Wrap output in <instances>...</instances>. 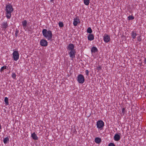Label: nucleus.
<instances>
[{
	"mask_svg": "<svg viewBox=\"0 0 146 146\" xmlns=\"http://www.w3.org/2000/svg\"><path fill=\"white\" fill-rule=\"evenodd\" d=\"M101 69V68L100 66H98L97 67V69L98 70H100Z\"/></svg>",
	"mask_w": 146,
	"mask_h": 146,
	"instance_id": "nucleus-33",
	"label": "nucleus"
},
{
	"mask_svg": "<svg viewBox=\"0 0 146 146\" xmlns=\"http://www.w3.org/2000/svg\"><path fill=\"white\" fill-rule=\"evenodd\" d=\"M141 36L140 35L137 37V40H138L139 41H140L141 40Z\"/></svg>",
	"mask_w": 146,
	"mask_h": 146,
	"instance_id": "nucleus-30",
	"label": "nucleus"
},
{
	"mask_svg": "<svg viewBox=\"0 0 146 146\" xmlns=\"http://www.w3.org/2000/svg\"><path fill=\"white\" fill-rule=\"evenodd\" d=\"M19 32V30L17 29H16V31L15 33V36L16 37L18 36V34Z\"/></svg>",
	"mask_w": 146,
	"mask_h": 146,
	"instance_id": "nucleus-27",
	"label": "nucleus"
},
{
	"mask_svg": "<svg viewBox=\"0 0 146 146\" xmlns=\"http://www.w3.org/2000/svg\"><path fill=\"white\" fill-rule=\"evenodd\" d=\"M95 142L99 144L101 141V139L99 137H96L95 138Z\"/></svg>",
	"mask_w": 146,
	"mask_h": 146,
	"instance_id": "nucleus-16",
	"label": "nucleus"
},
{
	"mask_svg": "<svg viewBox=\"0 0 146 146\" xmlns=\"http://www.w3.org/2000/svg\"><path fill=\"white\" fill-rule=\"evenodd\" d=\"M9 141V139L8 137H6L3 139V142L5 144L7 143V142Z\"/></svg>",
	"mask_w": 146,
	"mask_h": 146,
	"instance_id": "nucleus-19",
	"label": "nucleus"
},
{
	"mask_svg": "<svg viewBox=\"0 0 146 146\" xmlns=\"http://www.w3.org/2000/svg\"><path fill=\"white\" fill-rule=\"evenodd\" d=\"M77 19H74V21L73 23V25L74 26H76L78 23V22L77 21Z\"/></svg>",
	"mask_w": 146,
	"mask_h": 146,
	"instance_id": "nucleus-22",
	"label": "nucleus"
},
{
	"mask_svg": "<svg viewBox=\"0 0 146 146\" xmlns=\"http://www.w3.org/2000/svg\"><path fill=\"white\" fill-rule=\"evenodd\" d=\"M74 46L73 44H70L68 46L67 49L68 50H70V51L72 50H75L74 49Z\"/></svg>",
	"mask_w": 146,
	"mask_h": 146,
	"instance_id": "nucleus-9",
	"label": "nucleus"
},
{
	"mask_svg": "<svg viewBox=\"0 0 146 146\" xmlns=\"http://www.w3.org/2000/svg\"><path fill=\"white\" fill-rule=\"evenodd\" d=\"M76 53V51L75 50H71L69 53L70 57L72 58H75V54Z\"/></svg>",
	"mask_w": 146,
	"mask_h": 146,
	"instance_id": "nucleus-6",
	"label": "nucleus"
},
{
	"mask_svg": "<svg viewBox=\"0 0 146 146\" xmlns=\"http://www.w3.org/2000/svg\"><path fill=\"white\" fill-rule=\"evenodd\" d=\"M12 77L13 78L15 79L16 77V74H15L14 73H12Z\"/></svg>",
	"mask_w": 146,
	"mask_h": 146,
	"instance_id": "nucleus-29",
	"label": "nucleus"
},
{
	"mask_svg": "<svg viewBox=\"0 0 146 146\" xmlns=\"http://www.w3.org/2000/svg\"><path fill=\"white\" fill-rule=\"evenodd\" d=\"M125 110V109L124 108L122 109V110H121V111H122V113H121L122 115H124Z\"/></svg>",
	"mask_w": 146,
	"mask_h": 146,
	"instance_id": "nucleus-28",
	"label": "nucleus"
},
{
	"mask_svg": "<svg viewBox=\"0 0 146 146\" xmlns=\"http://www.w3.org/2000/svg\"><path fill=\"white\" fill-rule=\"evenodd\" d=\"M6 11L7 13H11L13 11V9L12 6L10 4L6 5Z\"/></svg>",
	"mask_w": 146,
	"mask_h": 146,
	"instance_id": "nucleus-4",
	"label": "nucleus"
},
{
	"mask_svg": "<svg viewBox=\"0 0 146 146\" xmlns=\"http://www.w3.org/2000/svg\"><path fill=\"white\" fill-rule=\"evenodd\" d=\"M134 17L133 16L130 15L128 17V20H131L134 19Z\"/></svg>",
	"mask_w": 146,
	"mask_h": 146,
	"instance_id": "nucleus-24",
	"label": "nucleus"
},
{
	"mask_svg": "<svg viewBox=\"0 0 146 146\" xmlns=\"http://www.w3.org/2000/svg\"><path fill=\"white\" fill-rule=\"evenodd\" d=\"M7 66H2L1 69L0 71L1 72H2L4 70V69H7Z\"/></svg>",
	"mask_w": 146,
	"mask_h": 146,
	"instance_id": "nucleus-23",
	"label": "nucleus"
},
{
	"mask_svg": "<svg viewBox=\"0 0 146 146\" xmlns=\"http://www.w3.org/2000/svg\"><path fill=\"white\" fill-rule=\"evenodd\" d=\"M6 14L7 17L9 19H10L11 17V13H7V12H6Z\"/></svg>",
	"mask_w": 146,
	"mask_h": 146,
	"instance_id": "nucleus-25",
	"label": "nucleus"
},
{
	"mask_svg": "<svg viewBox=\"0 0 146 146\" xmlns=\"http://www.w3.org/2000/svg\"><path fill=\"white\" fill-rule=\"evenodd\" d=\"M31 137L32 138L35 140L38 139V137L35 132H34L31 134Z\"/></svg>",
	"mask_w": 146,
	"mask_h": 146,
	"instance_id": "nucleus-14",
	"label": "nucleus"
},
{
	"mask_svg": "<svg viewBox=\"0 0 146 146\" xmlns=\"http://www.w3.org/2000/svg\"><path fill=\"white\" fill-rule=\"evenodd\" d=\"M1 28L4 30H5L8 27V24L7 22H4L2 24Z\"/></svg>",
	"mask_w": 146,
	"mask_h": 146,
	"instance_id": "nucleus-10",
	"label": "nucleus"
},
{
	"mask_svg": "<svg viewBox=\"0 0 146 146\" xmlns=\"http://www.w3.org/2000/svg\"><path fill=\"white\" fill-rule=\"evenodd\" d=\"M144 62L145 64H146V57L145 58Z\"/></svg>",
	"mask_w": 146,
	"mask_h": 146,
	"instance_id": "nucleus-34",
	"label": "nucleus"
},
{
	"mask_svg": "<svg viewBox=\"0 0 146 146\" xmlns=\"http://www.w3.org/2000/svg\"><path fill=\"white\" fill-rule=\"evenodd\" d=\"M86 74L87 76H88L89 75V71L87 70L85 71Z\"/></svg>",
	"mask_w": 146,
	"mask_h": 146,
	"instance_id": "nucleus-32",
	"label": "nucleus"
},
{
	"mask_svg": "<svg viewBox=\"0 0 146 146\" xmlns=\"http://www.w3.org/2000/svg\"><path fill=\"white\" fill-rule=\"evenodd\" d=\"M120 137L119 135L116 134L114 136V139L115 141H118L120 139Z\"/></svg>",
	"mask_w": 146,
	"mask_h": 146,
	"instance_id": "nucleus-11",
	"label": "nucleus"
},
{
	"mask_svg": "<svg viewBox=\"0 0 146 146\" xmlns=\"http://www.w3.org/2000/svg\"><path fill=\"white\" fill-rule=\"evenodd\" d=\"M22 23L24 27H26L27 22L26 20H24L23 21H22Z\"/></svg>",
	"mask_w": 146,
	"mask_h": 146,
	"instance_id": "nucleus-17",
	"label": "nucleus"
},
{
	"mask_svg": "<svg viewBox=\"0 0 146 146\" xmlns=\"http://www.w3.org/2000/svg\"><path fill=\"white\" fill-rule=\"evenodd\" d=\"M84 4L86 5H88L90 3V0H84Z\"/></svg>",
	"mask_w": 146,
	"mask_h": 146,
	"instance_id": "nucleus-21",
	"label": "nucleus"
},
{
	"mask_svg": "<svg viewBox=\"0 0 146 146\" xmlns=\"http://www.w3.org/2000/svg\"><path fill=\"white\" fill-rule=\"evenodd\" d=\"M40 44L42 46H46L48 45V42L46 40L42 39L40 41Z\"/></svg>",
	"mask_w": 146,
	"mask_h": 146,
	"instance_id": "nucleus-7",
	"label": "nucleus"
},
{
	"mask_svg": "<svg viewBox=\"0 0 146 146\" xmlns=\"http://www.w3.org/2000/svg\"><path fill=\"white\" fill-rule=\"evenodd\" d=\"M88 38L89 40H92L94 39V36L93 34H90L88 36Z\"/></svg>",
	"mask_w": 146,
	"mask_h": 146,
	"instance_id": "nucleus-13",
	"label": "nucleus"
},
{
	"mask_svg": "<svg viewBox=\"0 0 146 146\" xmlns=\"http://www.w3.org/2000/svg\"><path fill=\"white\" fill-rule=\"evenodd\" d=\"M42 33L44 36L48 40H50L52 39L53 35L51 31L44 29L42 31Z\"/></svg>",
	"mask_w": 146,
	"mask_h": 146,
	"instance_id": "nucleus-1",
	"label": "nucleus"
},
{
	"mask_svg": "<svg viewBox=\"0 0 146 146\" xmlns=\"http://www.w3.org/2000/svg\"><path fill=\"white\" fill-rule=\"evenodd\" d=\"M104 42L107 43L110 40V36L107 35H105L104 37Z\"/></svg>",
	"mask_w": 146,
	"mask_h": 146,
	"instance_id": "nucleus-8",
	"label": "nucleus"
},
{
	"mask_svg": "<svg viewBox=\"0 0 146 146\" xmlns=\"http://www.w3.org/2000/svg\"><path fill=\"white\" fill-rule=\"evenodd\" d=\"M4 102L6 105H9V102L8 101V98L7 97H6L5 98Z\"/></svg>",
	"mask_w": 146,
	"mask_h": 146,
	"instance_id": "nucleus-18",
	"label": "nucleus"
},
{
	"mask_svg": "<svg viewBox=\"0 0 146 146\" xmlns=\"http://www.w3.org/2000/svg\"><path fill=\"white\" fill-rule=\"evenodd\" d=\"M104 122L101 120L98 121L96 124L97 128L102 129L104 126Z\"/></svg>",
	"mask_w": 146,
	"mask_h": 146,
	"instance_id": "nucleus-3",
	"label": "nucleus"
},
{
	"mask_svg": "<svg viewBox=\"0 0 146 146\" xmlns=\"http://www.w3.org/2000/svg\"><path fill=\"white\" fill-rule=\"evenodd\" d=\"M98 51L97 48L94 46L91 49V52L92 53H95Z\"/></svg>",
	"mask_w": 146,
	"mask_h": 146,
	"instance_id": "nucleus-15",
	"label": "nucleus"
},
{
	"mask_svg": "<svg viewBox=\"0 0 146 146\" xmlns=\"http://www.w3.org/2000/svg\"><path fill=\"white\" fill-rule=\"evenodd\" d=\"M60 27H62L64 26V24L62 22H60L58 23Z\"/></svg>",
	"mask_w": 146,
	"mask_h": 146,
	"instance_id": "nucleus-26",
	"label": "nucleus"
},
{
	"mask_svg": "<svg viewBox=\"0 0 146 146\" xmlns=\"http://www.w3.org/2000/svg\"><path fill=\"white\" fill-rule=\"evenodd\" d=\"M77 81L79 83L83 84L85 81L84 76L82 74L78 75L77 76Z\"/></svg>",
	"mask_w": 146,
	"mask_h": 146,
	"instance_id": "nucleus-2",
	"label": "nucleus"
},
{
	"mask_svg": "<svg viewBox=\"0 0 146 146\" xmlns=\"http://www.w3.org/2000/svg\"><path fill=\"white\" fill-rule=\"evenodd\" d=\"M108 146H115V145L112 143H110L108 145Z\"/></svg>",
	"mask_w": 146,
	"mask_h": 146,
	"instance_id": "nucleus-31",
	"label": "nucleus"
},
{
	"mask_svg": "<svg viewBox=\"0 0 146 146\" xmlns=\"http://www.w3.org/2000/svg\"><path fill=\"white\" fill-rule=\"evenodd\" d=\"M137 35V34L136 31H132L131 33V36L133 39H135Z\"/></svg>",
	"mask_w": 146,
	"mask_h": 146,
	"instance_id": "nucleus-12",
	"label": "nucleus"
},
{
	"mask_svg": "<svg viewBox=\"0 0 146 146\" xmlns=\"http://www.w3.org/2000/svg\"><path fill=\"white\" fill-rule=\"evenodd\" d=\"M54 0H51V2L52 3H53Z\"/></svg>",
	"mask_w": 146,
	"mask_h": 146,
	"instance_id": "nucleus-35",
	"label": "nucleus"
},
{
	"mask_svg": "<svg viewBox=\"0 0 146 146\" xmlns=\"http://www.w3.org/2000/svg\"><path fill=\"white\" fill-rule=\"evenodd\" d=\"M87 33H89L90 34L91 33H92V30L91 29V28L89 27H88L87 30Z\"/></svg>",
	"mask_w": 146,
	"mask_h": 146,
	"instance_id": "nucleus-20",
	"label": "nucleus"
},
{
	"mask_svg": "<svg viewBox=\"0 0 146 146\" xmlns=\"http://www.w3.org/2000/svg\"><path fill=\"white\" fill-rule=\"evenodd\" d=\"M13 57L15 61H17L19 58V54L18 51H15L13 53Z\"/></svg>",
	"mask_w": 146,
	"mask_h": 146,
	"instance_id": "nucleus-5",
	"label": "nucleus"
}]
</instances>
